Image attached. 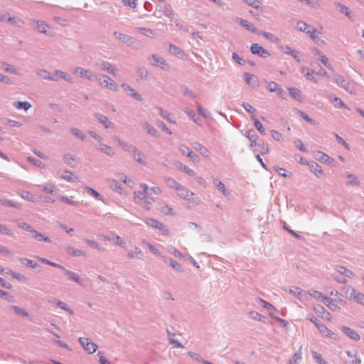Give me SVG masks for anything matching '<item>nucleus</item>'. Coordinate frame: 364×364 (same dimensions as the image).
<instances>
[{"instance_id":"1","label":"nucleus","mask_w":364,"mask_h":364,"mask_svg":"<svg viewBox=\"0 0 364 364\" xmlns=\"http://www.w3.org/2000/svg\"><path fill=\"white\" fill-rule=\"evenodd\" d=\"M149 188L147 185L141 183L139 186V190L134 192V199L144 200L148 205L151 204L154 200L152 198H149Z\"/></svg>"},{"instance_id":"2","label":"nucleus","mask_w":364,"mask_h":364,"mask_svg":"<svg viewBox=\"0 0 364 364\" xmlns=\"http://www.w3.org/2000/svg\"><path fill=\"white\" fill-rule=\"evenodd\" d=\"M144 222L148 226L160 230L162 235H168V230L166 228L164 225L157 220L154 218H146Z\"/></svg>"},{"instance_id":"3","label":"nucleus","mask_w":364,"mask_h":364,"mask_svg":"<svg viewBox=\"0 0 364 364\" xmlns=\"http://www.w3.org/2000/svg\"><path fill=\"white\" fill-rule=\"evenodd\" d=\"M178 196L183 199L188 200L191 202H196L195 194L190 190L181 186L177 190Z\"/></svg>"},{"instance_id":"4","label":"nucleus","mask_w":364,"mask_h":364,"mask_svg":"<svg viewBox=\"0 0 364 364\" xmlns=\"http://www.w3.org/2000/svg\"><path fill=\"white\" fill-rule=\"evenodd\" d=\"M80 343L83 348L89 353H94L97 348V346L87 338H80Z\"/></svg>"},{"instance_id":"5","label":"nucleus","mask_w":364,"mask_h":364,"mask_svg":"<svg viewBox=\"0 0 364 364\" xmlns=\"http://www.w3.org/2000/svg\"><path fill=\"white\" fill-rule=\"evenodd\" d=\"M250 50L252 54L262 58L270 56V53L257 43H253L250 47Z\"/></svg>"},{"instance_id":"6","label":"nucleus","mask_w":364,"mask_h":364,"mask_svg":"<svg viewBox=\"0 0 364 364\" xmlns=\"http://www.w3.org/2000/svg\"><path fill=\"white\" fill-rule=\"evenodd\" d=\"M346 294L350 299L364 304V295L363 294L358 292L355 289L350 287L348 289Z\"/></svg>"},{"instance_id":"7","label":"nucleus","mask_w":364,"mask_h":364,"mask_svg":"<svg viewBox=\"0 0 364 364\" xmlns=\"http://www.w3.org/2000/svg\"><path fill=\"white\" fill-rule=\"evenodd\" d=\"M317 328L319 331V332L321 334L324 335L325 336L331 338L336 339V334L332 331L329 330L327 328V326H325L324 324H323V323L318 324Z\"/></svg>"},{"instance_id":"8","label":"nucleus","mask_w":364,"mask_h":364,"mask_svg":"<svg viewBox=\"0 0 364 364\" xmlns=\"http://www.w3.org/2000/svg\"><path fill=\"white\" fill-rule=\"evenodd\" d=\"M100 84L102 87L109 88L110 90H116L117 85L114 81L107 76H103L102 80H100Z\"/></svg>"},{"instance_id":"9","label":"nucleus","mask_w":364,"mask_h":364,"mask_svg":"<svg viewBox=\"0 0 364 364\" xmlns=\"http://www.w3.org/2000/svg\"><path fill=\"white\" fill-rule=\"evenodd\" d=\"M312 52L314 53V55H316L318 57V59L319 60L326 66L328 68H331V65L329 63V60L328 58L325 55H323V53H321V52H320L318 49L316 48H314L312 50Z\"/></svg>"},{"instance_id":"10","label":"nucleus","mask_w":364,"mask_h":364,"mask_svg":"<svg viewBox=\"0 0 364 364\" xmlns=\"http://www.w3.org/2000/svg\"><path fill=\"white\" fill-rule=\"evenodd\" d=\"M180 151L193 161H196L198 159L197 156L191 150V149L185 145L180 146Z\"/></svg>"},{"instance_id":"11","label":"nucleus","mask_w":364,"mask_h":364,"mask_svg":"<svg viewBox=\"0 0 364 364\" xmlns=\"http://www.w3.org/2000/svg\"><path fill=\"white\" fill-rule=\"evenodd\" d=\"M342 331L346 335H347L349 338L354 341H359L360 338L359 334L356 331L350 328L343 327Z\"/></svg>"},{"instance_id":"12","label":"nucleus","mask_w":364,"mask_h":364,"mask_svg":"<svg viewBox=\"0 0 364 364\" xmlns=\"http://www.w3.org/2000/svg\"><path fill=\"white\" fill-rule=\"evenodd\" d=\"M311 172L318 178H321L323 176V171L322 168L316 163H314L309 165Z\"/></svg>"},{"instance_id":"13","label":"nucleus","mask_w":364,"mask_h":364,"mask_svg":"<svg viewBox=\"0 0 364 364\" xmlns=\"http://www.w3.org/2000/svg\"><path fill=\"white\" fill-rule=\"evenodd\" d=\"M66 252L69 255L74 256V257H80V256H85V252L77 250L73 247L69 246L66 247Z\"/></svg>"},{"instance_id":"14","label":"nucleus","mask_w":364,"mask_h":364,"mask_svg":"<svg viewBox=\"0 0 364 364\" xmlns=\"http://www.w3.org/2000/svg\"><path fill=\"white\" fill-rule=\"evenodd\" d=\"M260 303L262 304L263 307L270 311L269 316L272 318L275 317L274 316V313L277 312L276 308L272 305L271 304L268 303L267 301L260 299H259Z\"/></svg>"},{"instance_id":"15","label":"nucleus","mask_w":364,"mask_h":364,"mask_svg":"<svg viewBox=\"0 0 364 364\" xmlns=\"http://www.w3.org/2000/svg\"><path fill=\"white\" fill-rule=\"evenodd\" d=\"M301 71L308 80L316 82V80L314 77V71L311 70L309 68L306 67H302Z\"/></svg>"},{"instance_id":"16","label":"nucleus","mask_w":364,"mask_h":364,"mask_svg":"<svg viewBox=\"0 0 364 364\" xmlns=\"http://www.w3.org/2000/svg\"><path fill=\"white\" fill-rule=\"evenodd\" d=\"M74 73L77 75H79L81 77L87 78L89 80L92 79V75H90V72L83 68H76Z\"/></svg>"},{"instance_id":"17","label":"nucleus","mask_w":364,"mask_h":364,"mask_svg":"<svg viewBox=\"0 0 364 364\" xmlns=\"http://www.w3.org/2000/svg\"><path fill=\"white\" fill-rule=\"evenodd\" d=\"M267 88L269 92H276L278 91V95H281L282 93V90L280 88L279 84L275 82H269L267 85Z\"/></svg>"},{"instance_id":"18","label":"nucleus","mask_w":364,"mask_h":364,"mask_svg":"<svg viewBox=\"0 0 364 364\" xmlns=\"http://www.w3.org/2000/svg\"><path fill=\"white\" fill-rule=\"evenodd\" d=\"M103 239L107 241L112 240L116 245L119 246H123L124 245V240L118 235L114 236L113 238H110L107 236H103Z\"/></svg>"},{"instance_id":"19","label":"nucleus","mask_w":364,"mask_h":364,"mask_svg":"<svg viewBox=\"0 0 364 364\" xmlns=\"http://www.w3.org/2000/svg\"><path fill=\"white\" fill-rule=\"evenodd\" d=\"M58 174L60 178L67 181H72L73 179V173L69 171H64L62 173L59 172Z\"/></svg>"},{"instance_id":"20","label":"nucleus","mask_w":364,"mask_h":364,"mask_svg":"<svg viewBox=\"0 0 364 364\" xmlns=\"http://www.w3.org/2000/svg\"><path fill=\"white\" fill-rule=\"evenodd\" d=\"M289 95L295 100L301 101V91L296 88H289Z\"/></svg>"},{"instance_id":"21","label":"nucleus","mask_w":364,"mask_h":364,"mask_svg":"<svg viewBox=\"0 0 364 364\" xmlns=\"http://www.w3.org/2000/svg\"><path fill=\"white\" fill-rule=\"evenodd\" d=\"M14 105L18 109H23L26 111L31 107V104L28 102H16L14 103Z\"/></svg>"},{"instance_id":"22","label":"nucleus","mask_w":364,"mask_h":364,"mask_svg":"<svg viewBox=\"0 0 364 364\" xmlns=\"http://www.w3.org/2000/svg\"><path fill=\"white\" fill-rule=\"evenodd\" d=\"M308 294H309L312 297H314L317 300L321 301L322 302H324V299L328 298V297L323 296L321 292L316 291V290L310 291L308 293Z\"/></svg>"},{"instance_id":"23","label":"nucleus","mask_w":364,"mask_h":364,"mask_svg":"<svg viewBox=\"0 0 364 364\" xmlns=\"http://www.w3.org/2000/svg\"><path fill=\"white\" fill-rule=\"evenodd\" d=\"M331 101L333 106L336 108H345L346 105L341 99L337 97H333L331 98Z\"/></svg>"},{"instance_id":"24","label":"nucleus","mask_w":364,"mask_h":364,"mask_svg":"<svg viewBox=\"0 0 364 364\" xmlns=\"http://www.w3.org/2000/svg\"><path fill=\"white\" fill-rule=\"evenodd\" d=\"M194 148L196 150L199 151L200 154H202L203 156L207 158L210 157V151L206 147L203 146L200 144H196Z\"/></svg>"},{"instance_id":"25","label":"nucleus","mask_w":364,"mask_h":364,"mask_svg":"<svg viewBox=\"0 0 364 364\" xmlns=\"http://www.w3.org/2000/svg\"><path fill=\"white\" fill-rule=\"evenodd\" d=\"M65 274L72 280L75 281V282L80 284V277L75 272H73L71 271L66 270L65 268L63 269Z\"/></svg>"},{"instance_id":"26","label":"nucleus","mask_w":364,"mask_h":364,"mask_svg":"<svg viewBox=\"0 0 364 364\" xmlns=\"http://www.w3.org/2000/svg\"><path fill=\"white\" fill-rule=\"evenodd\" d=\"M316 159L322 163L326 164L330 161V157L326 154L325 153H323L321 151H317L316 153Z\"/></svg>"},{"instance_id":"27","label":"nucleus","mask_w":364,"mask_h":364,"mask_svg":"<svg viewBox=\"0 0 364 364\" xmlns=\"http://www.w3.org/2000/svg\"><path fill=\"white\" fill-rule=\"evenodd\" d=\"M289 292L294 295H296L299 299H302L303 297L307 296V294L303 292L302 290L299 287H294V289H290Z\"/></svg>"},{"instance_id":"28","label":"nucleus","mask_w":364,"mask_h":364,"mask_svg":"<svg viewBox=\"0 0 364 364\" xmlns=\"http://www.w3.org/2000/svg\"><path fill=\"white\" fill-rule=\"evenodd\" d=\"M166 184L172 188L176 189V191L179 188V187L181 186L178 182H176L174 179L168 178L166 179Z\"/></svg>"},{"instance_id":"29","label":"nucleus","mask_w":364,"mask_h":364,"mask_svg":"<svg viewBox=\"0 0 364 364\" xmlns=\"http://www.w3.org/2000/svg\"><path fill=\"white\" fill-rule=\"evenodd\" d=\"M97 149L100 151L106 153L108 155H112L114 154L112 149L105 144H100Z\"/></svg>"},{"instance_id":"30","label":"nucleus","mask_w":364,"mask_h":364,"mask_svg":"<svg viewBox=\"0 0 364 364\" xmlns=\"http://www.w3.org/2000/svg\"><path fill=\"white\" fill-rule=\"evenodd\" d=\"M32 233L33 234V237L36 238L37 240H43L46 242H50V240L49 237L43 236V235L38 232L36 230H33V231H32Z\"/></svg>"},{"instance_id":"31","label":"nucleus","mask_w":364,"mask_h":364,"mask_svg":"<svg viewBox=\"0 0 364 364\" xmlns=\"http://www.w3.org/2000/svg\"><path fill=\"white\" fill-rule=\"evenodd\" d=\"M133 155H134V159L139 163V164H144L145 162L143 159V155L139 151L136 149L135 148H133Z\"/></svg>"},{"instance_id":"32","label":"nucleus","mask_w":364,"mask_h":364,"mask_svg":"<svg viewBox=\"0 0 364 364\" xmlns=\"http://www.w3.org/2000/svg\"><path fill=\"white\" fill-rule=\"evenodd\" d=\"M249 314H250V316L252 317V318H253L255 320L259 321L263 323H265L264 316H263L258 312L252 311H250Z\"/></svg>"},{"instance_id":"33","label":"nucleus","mask_w":364,"mask_h":364,"mask_svg":"<svg viewBox=\"0 0 364 364\" xmlns=\"http://www.w3.org/2000/svg\"><path fill=\"white\" fill-rule=\"evenodd\" d=\"M40 262L44 263V264H48V265H50L52 267H57V268H59V269H64V267L60 265V264H58L57 263H54V262H52L46 259H44V258H41V257H38L37 258Z\"/></svg>"},{"instance_id":"34","label":"nucleus","mask_w":364,"mask_h":364,"mask_svg":"<svg viewBox=\"0 0 364 364\" xmlns=\"http://www.w3.org/2000/svg\"><path fill=\"white\" fill-rule=\"evenodd\" d=\"M337 271L340 274H344V275H346L348 277H352L353 275V272L347 269L345 267H343V266L338 267H337Z\"/></svg>"},{"instance_id":"35","label":"nucleus","mask_w":364,"mask_h":364,"mask_svg":"<svg viewBox=\"0 0 364 364\" xmlns=\"http://www.w3.org/2000/svg\"><path fill=\"white\" fill-rule=\"evenodd\" d=\"M20 196L22 198L29 200V201H33L34 200V196L33 195L26 191H23L21 192Z\"/></svg>"},{"instance_id":"36","label":"nucleus","mask_w":364,"mask_h":364,"mask_svg":"<svg viewBox=\"0 0 364 364\" xmlns=\"http://www.w3.org/2000/svg\"><path fill=\"white\" fill-rule=\"evenodd\" d=\"M100 68L102 70H107L109 73H112V74L114 75V70L112 68V65L109 63H106V62L101 63L100 64Z\"/></svg>"},{"instance_id":"37","label":"nucleus","mask_w":364,"mask_h":364,"mask_svg":"<svg viewBox=\"0 0 364 364\" xmlns=\"http://www.w3.org/2000/svg\"><path fill=\"white\" fill-rule=\"evenodd\" d=\"M331 311H336L338 308L336 304H334L330 298L324 299L323 302Z\"/></svg>"},{"instance_id":"38","label":"nucleus","mask_w":364,"mask_h":364,"mask_svg":"<svg viewBox=\"0 0 364 364\" xmlns=\"http://www.w3.org/2000/svg\"><path fill=\"white\" fill-rule=\"evenodd\" d=\"M37 29L41 33H46L48 28V26L44 22L36 21Z\"/></svg>"},{"instance_id":"39","label":"nucleus","mask_w":364,"mask_h":364,"mask_svg":"<svg viewBox=\"0 0 364 364\" xmlns=\"http://www.w3.org/2000/svg\"><path fill=\"white\" fill-rule=\"evenodd\" d=\"M153 58L155 60V65L161 66L163 69H165L168 67L167 64L165 61H164L161 58L158 56L153 55Z\"/></svg>"},{"instance_id":"40","label":"nucleus","mask_w":364,"mask_h":364,"mask_svg":"<svg viewBox=\"0 0 364 364\" xmlns=\"http://www.w3.org/2000/svg\"><path fill=\"white\" fill-rule=\"evenodd\" d=\"M97 118L101 123H102L105 128H109L111 126V123L109 122L108 118L104 115L100 114L97 115Z\"/></svg>"},{"instance_id":"41","label":"nucleus","mask_w":364,"mask_h":364,"mask_svg":"<svg viewBox=\"0 0 364 364\" xmlns=\"http://www.w3.org/2000/svg\"><path fill=\"white\" fill-rule=\"evenodd\" d=\"M259 33L261 35H262L263 36H264L266 38H267L273 42L277 43L279 41V38L275 37L273 34H272L270 33H267L265 31H261Z\"/></svg>"},{"instance_id":"42","label":"nucleus","mask_w":364,"mask_h":364,"mask_svg":"<svg viewBox=\"0 0 364 364\" xmlns=\"http://www.w3.org/2000/svg\"><path fill=\"white\" fill-rule=\"evenodd\" d=\"M302 359V354L301 353L297 352L296 353L292 358L289 360V364H296L298 361L301 360Z\"/></svg>"},{"instance_id":"43","label":"nucleus","mask_w":364,"mask_h":364,"mask_svg":"<svg viewBox=\"0 0 364 364\" xmlns=\"http://www.w3.org/2000/svg\"><path fill=\"white\" fill-rule=\"evenodd\" d=\"M334 80L337 84L340 85L342 87H345L346 85V82L344 77L339 75H336L334 76Z\"/></svg>"},{"instance_id":"44","label":"nucleus","mask_w":364,"mask_h":364,"mask_svg":"<svg viewBox=\"0 0 364 364\" xmlns=\"http://www.w3.org/2000/svg\"><path fill=\"white\" fill-rule=\"evenodd\" d=\"M312 355L318 364H326V362L323 360L321 355L318 354L315 351H312Z\"/></svg>"},{"instance_id":"45","label":"nucleus","mask_w":364,"mask_h":364,"mask_svg":"<svg viewBox=\"0 0 364 364\" xmlns=\"http://www.w3.org/2000/svg\"><path fill=\"white\" fill-rule=\"evenodd\" d=\"M337 6L340 8L341 12L345 14L348 17L351 18L350 12L347 6L341 4H337Z\"/></svg>"},{"instance_id":"46","label":"nucleus","mask_w":364,"mask_h":364,"mask_svg":"<svg viewBox=\"0 0 364 364\" xmlns=\"http://www.w3.org/2000/svg\"><path fill=\"white\" fill-rule=\"evenodd\" d=\"M144 127L146 130L147 133H149L153 136L156 135L157 131L154 127H152L151 125H149V124H145L144 125Z\"/></svg>"},{"instance_id":"47","label":"nucleus","mask_w":364,"mask_h":364,"mask_svg":"<svg viewBox=\"0 0 364 364\" xmlns=\"http://www.w3.org/2000/svg\"><path fill=\"white\" fill-rule=\"evenodd\" d=\"M22 264H26L27 266H29L32 268H36L37 266V264L34 262L33 260L28 259H22L21 260Z\"/></svg>"},{"instance_id":"48","label":"nucleus","mask_w":364,"mask_h":364,"mask_svg":"<svg viewBox=\"0 0 364 364\" xmlns=\"http://www.w3.org/2000/svg\"><path fill=\"white\" fill-rule=\"evenodd\" d=\"M240 25L247 30L252 31V32H255V28L250 25V23L245 20L240 19Z\"/></svg>"},{"instance_id":"49","label":"nucleus","mask_w":364,"mask_h":364,"mask_svg":"<svg viewBox=\"0 0 364 364\" xmlns=\"http://www.w3.org/2000/svg\"><path fill=\"white\" fill-rule=\"evenodd\" d=\"M141 255V250L139 247H135L134 252H129L128 257L130 258H137Z\"/></svg>"},{"instance_id":"50","label":"nucleus","mask_w":364,"mask_h":364,"mask_svg":"<svg viewBox=\"0 0 364 364\" xmlns=\"http://www.w3.org/2000/svg\"><path fill=\"white\" fill-rule=\"evenodd\" d=\"M297 28L299 30L302 31H306L309 30V26L303 21H299L297 23Z\"/></svg>"},{"instance_id":"51","label":"nucleus","mask_w":364,"mask_h":364,"mask_svg":"<svg viewBox=\"0 0 364 364\" xmlns=\"http://www.w3.org/2000/svg\"><path fill=\"white\" fill-rule=\"evenodd\" d=\"M161 211L165 215H173V209L168 205L163 206Z\"/></svg>"},{"instance_id":"52","label":"nucleus","mask_w":364,"mask_h":364,"mask_svg":"<svg viewBox=\"0 0 364 364\" xmlns=\"http://www.w3.org/2000/svg\"><path fill=\"white\" fill-rule=\"evenodd\" d=\"M114 36L117 38H119L126 43H127L131 39L130 37L119 33H114Z\"/></svg>"},{"instance_id":"53","label":"nucleus","mask_w":364,"mask_h":364,"mask_svg":"<svg viewBox=\"0 0 364 364\" xmlns=\"http://www.w3.org/2000/svg\"><path fill=\"white\" fill-rule=\"evenodd\" d=\"M85 242L87 245H89L91 247H93V248L99 250H102V248L100 246V245L93 240H86Z\"/></svg>"},{"instance_id":"54","label":"nucleus","mask_w":364,"mask_h":364,"mask_svg":"<svg viewBox=\"0 0 364 364\" xmlns=\"http://www.w3.org/2000/svg\"><path fill=\"white\" fill-rule=\"evenodd\" d=\"M169 52L171 54L179 55L181 54V51L174 45H170Z\"/></svg>"},{"instance_id":"55","label":"nucleus","mask_w":364,"mask_h":364,"mask_svg":"<svg viewBox=\"0 0 364 364\" xmlns=\"http://www.w3.org/2000/svg\"><path fill=\"white\" fill-rule=\"evenodd\" d=\"M255 127H256V129L261 133V134H264V129L262 127V123L258 120V119H255Z\"/></svg>"},{"instance_id":"56","label":"nucleus","mask_w":364,"mask_h":364,"mask_svg":"<svg viewBox=\"0 0 364 364\" xmlns=\"http://www.w3.org/2000/svg\"><path fill=\"white\" fill-rule=\"evenodd\" d=\"M244 1L256 9L260 6V2L258 0H244Z\"/></svg>"},{"instance_id":"57","label":"nucleus","mask_w":364,"mask_h":364,"mask_svg":"<svg viewBox=\"0 0 364 364\" xmlns=\"http://www.w3.org/2000/svg\"><path fill=\"white\" fill-rule=\"evenodd\" d=\"M160 114L162 117L164 119H168L169 122L174 123L175 122L172 120V119L170 117V114L166 111H164L162 109H159Z\"/></svg>"},{"instance_id":"58","label":"nucleus","mask_w":364,"mask_h":364,"mask_svg":"<svg viewBox=\"0 0 364 364\" xmlns=\"http://www.w3.org/2000/svg\"><path fill=\"white\" fill-rule=\"evenodd\" d=\"M294 144H295V146H296L299 150H301V151H304V152H305V151H306V148H305L304 145L303 144V143H302L301 140H300V139H296V140L294 141Z\"/></svg>"},{"instance_id":"59","label":"nucleus","mask_w":364,"mask_h":364,"mask_svg":"<svg viewBox=\"0 0 364 364\" xmlns=\"http://www.w3.org/2000/svg\"><path fill=\"white\" fill-rule=\"evenodd\" d=\"M0 232L2 234L9 235V236L12 235L11 231L9 228H7L6 226H4L1 224H0Z\"/></svg>"},{"instance_id":"60","label":"nucleus","mask_w":364,"mask_h":364,"mask_svg":"<svg viewBox=\"0 0 364 364\" xmlns=\"http://www.w3.org/2000/svg\"><path fill=\"white\" fill-rule=\"evenodd\" d=\"M306 33L309 34V36L312 39H315L318 34V32L315 28H309V30L306 31Z\"/></svg>"},{"instance_id":"61","label":"nucleus","mask_w":364,"mask_h":364,"mask_svg":"<svg viewBox=\"0 0 364 364\" xmlns=\"http://www.w3.org/2000/svg\"><path fill=\"white\" fill-rule=\"evenodd\" d=\"M18 227L22 229L27 230L28 231H29L31 232H32V231H33V228L26 223H23V222L19 223Z\"/></svg>"},{"instance_id":"62","label":"nucleus","mask_w":364,"mask_h":364,"mask_svg":"<svg viewBox=\"0 0 364 364\" xmlns=\"http://www.w3.org/2000/svg\"><path fill=\"white\" fill-rule=\"evenodd\" d=\"M59 199L62 202L65 203L69 204V205H77V202L73 201L72 200L69 199L68 198H66V197H64V196L59 197Z\"/></svg>"},{"instance_id":"63","label":"nucleus","mask_w":364,"mask_h":364,"mask_svg":"<svg viewBox=\"0 0 364 364\" xmlns=\"http://www.w3.org/2000/svg\"><path fill=\"white\" fill-rule=\"evenodd\" d=\"M86 189L87 190V191L92 195L95 198H96L97 199H99L100 200L101 199V196L100 194L97 192L95 190L91 188H86Z\"/></svg>"},{"instance_id":"64","label":"nucleus","mask_w":364,"mask_h":364,"mask_svg":"<svg viewBox=\"0 0 364 364\" xmlns=\"http://www.w3.org/2000/svg\"><path fill=\"white\" fill-rule=\"evenodd\" d=\"M71 132L73 134H75L77 137L81 139L82 140H84V134L82 132L77 129H72Z\"/></svg>"}]
</instances>
